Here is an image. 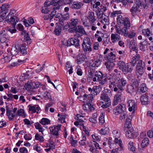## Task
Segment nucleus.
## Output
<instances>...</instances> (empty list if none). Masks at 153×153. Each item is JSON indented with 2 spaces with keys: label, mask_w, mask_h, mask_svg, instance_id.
Segmentation results:
<instances>
[{
  "label": "nucleus",
  "mask_w": 153,
  "mask_h": 153,
  "mask_svg": "<svg viewBox=\"0 0 153 153\" xmlns=\"http://www.w3.org/2000/svg\"><path fill=\"white\" fill-rule=\"evenodd\" d=\"M127 80L125 78H122L119 80L110 81L109 83V87L114 91H117L114 98L112 102V105L114 106L118 104L121 101V98L123 96L122 93L124 90L125 85L127 84Z\"/></svg>",
  "instance_id": "1"
},
{
  "label": "nucleus",
  "mask_w": 153,
  "mask_h": 153,
  "mask_svg": "<svg viewBox=\"0 0 153 153\" xmlns=\"http://www.w3.org/2000/svg\"><path fill=\"white\" fill-rule=\"evenodd\" d=\"M19 51V46L18 45H16L15 47L12 48L11 51V53L12 55L15 56L18 53Z\"/></svg>",
  "instance_id": "32"
},
{
  "label": "nucleus",
  "mask_w": 153,
  "mask_h": 153,
  "mask_svg": "<svg viewBox=\"0 0 153 153\" xmlns=\"http://www.w3.org/2000/svg\"><path fill=\"white\" fill-rule=\"evenodd\" d=\"M90 93L88 94H85L83 96V100L87 103H91L93 100L94 95Z\"/></svg>",
  "instance_id": "19"
},
{
  "label": "nucleus",
  "mask_w": 153,
  "mask_h": 153,
  "mask_svg": "<svg viewBox=\"0 0 153 153\" xmlns=\"http://www.w3.org/2000/svg\"><path fill=\"white\" fill-rule=\"evenodd\" d=\"M86 58L84 54L79 53L76 57V62L78 64H80L85 61Z\"/></svg>",
  "instance_id": "20"
},
{
  "label": "nucleus",
  "mask_w": 153,
  "mask_h": 153,
  "mask_svg": "<svg viewBox=\"0 0 153 153\" xmlns=\"http://www.w3.org/2000/svg\"><path fill=\"white\" fill-rule=\"evenodd\" d=\"M82 46V49L85 53H89L92 51L91 40L88 37H85L83 39Z\"/></svg>",
  "instance_id": "7"
},
{
  "label": "nucleus",
  "mask_w": 153,
  "mask_h": 153,
  "mask_svg": "<svg viewBox=\"0 0 153 153\" xmlns=\"http://www.w3.org/2000/svg\"><path fill=\"white\" fill-rule=\"evenodd\" d=\"M118 33H112L111 35V39L113 43L121 40V37Z\"/></svg>",
  "instance_id": "23"
},
{
  "label": "nucleus",
  "mask_w": 153,
  "mask_h": 153,
  "mask_svg": "<svg viewBox=\"0 0 153 153\" xmlns=\"http://www.w3.org/2000/svg\"><path fill=\"white\" fill-rule=\"evenodd\" d=\"M131 10H138L149 9L150 7L152 6V10H153V4L149 3H146L140 0H136Z\"/></svg>",
  "instance_id": "4"
},
{
  "label": "nucleus",
  "mask_w": 153,
  "mask_h": 153,
  "mask_svg": "<svg viewBox=\"0 0 153 153\" xmlns=\"http://www.w3.org/2000/svg\"><path fill=\"white\" fill-rule=\"evenodd\" d=\"M7 32L4 30L0 31V41L1 43L5 42L9 39L10 36Z\"/></svg>",
  "instance_id": "15"
},
{
  "label": "nucleus",
  "mask_w": 153,
  "mask_h": 153,
  "mask_svg": "<svg viewBox=\"0 0 153 153\" xmlns=\"http://www.w3.org/2000/svg\"><path fill=\"white\" fill-rule=\"evenodd\" d=\"M120 117H119L120 120L122 121H124L125 119H127V118H128V116L127 114V112L126 110L120 114Z\"/></svg>",
  "instance_id": "41"
},
{
  "label": "nucleus",
  "mask_w": 153,
  "mask_h": 153,
  "mask_svg": "<svg viewBox=\"0 0 153 153\" xmlns=\"http://www.w3.org/2000/svg\"><path fill=\"white\" fill-rule=\"evenodd\" d=\"M61 125L58 124L56 126H53L50 128V133L52 135L57 137L58 136L59 131L60 130Z\"/></svg>",
  "instance_id": "12"
},
{
  "label": "nucleus",
  "mask_w": 153,
  "mask_h": 153,
  "mask_svg": "<svg viewBox=\"0 0 153 153\" xmlns=\"http://www.w3.org/2000/svg\"><path fill=\"white\" fill-rule=\"evenodd\" d=\"M7 10H2L0 12V22H4L6 21L5 16Z\"/></svg>",
  "instance_id": "33"
},
{
  "label": "nucleus",
  "mask_w": 153,
  "mask_h": 153,
  "mask_svg": "<svg viewBox=\"0 0 153 153\" xmlns=\"http://www.w3.org/2000/svg\"><path fill=\"white\" fill-rule=\"evenodd\" d=\"M52 6L53 10H58L59 9H62L64 8V10H69L68 7H65L64 5H62V3L60 1H57V0H52Z\"/></svg>",
  "instance_id": "11"
},
{
  "label": "nucleus",
  "mask_w": 153,
  "mask_h": 153,
  "mask_svg": "<svg viewBox=\"0 0 153 153\" xmlns=\"http://www.w3.org/2000/svg\"><path fill=\"white\" fill-rule=\"evenodd\" d=\"M140 101L143 105H146L149 103L148 96L146 94L142 95L140 97Z\"/></svg>",
  "instance_id": "29"
},
{
  "label": "nucleus",
  "mask_w": 153,
  "mask_h": 153,
  "mask_svg": "<svg viewBox=\"0 0 153 153\" xmlns=\"http://www.w3.org/2000/svg\"><path fill=\"white\" fill-rule=\"evenodd\" d=\"M9 32L11 34L15 33L16 31V27H8L7 28L6 31Z\"/></svg>",
  "instance_id": "52"
},
{
  "label": "nucleus",
  "mask_w": 153,
  "mask_h": 153,
  "mask_svg": "<svg viewBox=\"0 0 153 153\" xmlns=\"http://www.w3.org/2000/svg\"><path fill=\"white\" fill-rule=\"evenodd\" d=\"M44 7H42V10H47V7L50 5H52V0L50 1L48 0H46L44 4Z\"/></svg>",
  "instance_id": "44"
},
{
  "label": "nucleus",
  "mask_w": 153,
  "mask_h": 153,
  "mask_svg": "<svg viewBox=\"0 0 153 153\" xmlns=\"http://www.w3.org/2000/svg\"><path fill=\"white\" fill-rule=\"evenodd\" d=\"M87 18L92 23H94L96 21V16L94 15V13L93 12L89 13V15Z\"/></svg>",
  "instance_id": "30"
},
{
  "label": "nucleus",
  "mask_w": 153,
  "mask_h": 153,
  "mask_svg": "<svg viewBox=\"0 0 153 153\" xmlns=\"http://www.w3.org/2000/svg\"><path fill=\"white\" fill-rule=\"evenodd\" d=\"M8 16L6 17V21L9 24H12V27H15L19 19L14 15V12H16V10H11Z\"/></svg>",
  "instance_id": "5"
},
{
  "label": "nucleus",
  "mask_w": 153,
  "mask_h": 153,
  "mask_svg": "<svg viewBox=\"0 0 153 153\" xmlns=\"http://www.w3.org/2000/svg\"><path fill=\"white\" fill-rule=\"evenodd\" d=\"M93 139L97 141H100L101 140L100 137L97 134H94L92 135Z\"/></svg>",
  "instance_id": "58"
},
{
  "label": "nucleus",
  "mask_w": 153,
  "mask_h": 153,
  "mask_svg": "<svg viewBox=\"0 0 153 153\" xmlns=\"http://www.w3.org/2000/svg\"><path fill=\"white\" fill-rule=\"evenodd\" d=\"M56 15V10H53L52 11L51 13L50 14V20L52 19L54 16H55Z\"/></svg>",
  "instance_id": "63"
},
{
  "label": "nucleus",
  "mask_w": 153,
  "mask_h": 153,
  "mask_svg": "<svg viewBox=\"0 0 153 153\" xmlns=\"http://www.w3.org/2000/svg\"><path fill=\"white\" fill-rule=\"evenodd\" d=\"M66 13L62 15V19L60 20L61 25H64V21L68 20L69 18V15L68 13H67V10H65Z\"/></svg>",
  "instance_id": "31"
},
{
  "label": "nucleus",
  "mask_w": 153,
  "mask_h": 153,
  "mask_svg": "<svg viewBox=\"0 0 153 153\" xmlns=\"http://www.w3.org/2000/svg\"><path fill=\"white\" fill-rule=\"evenodd\" d=\"M40 123L42 125H46L50 124V121L47 118H43L40 121Z\"/></svg>",
  "instance_id": "43"
},
{
  "label": "nucleus",
  "mask_w": 153,
  "mask_h": 153,
  "mask_svg": "<svg viewBox=\"0 0 153 153\" xmlns=\"http://www.w3.org/2000/svg\"><path fill=\"white\" fill-rule=\"evenodd\" d=\"M76 74L80 76H81L82 75V71L79 66H77L76 67Z\"/></svg>",
  "instance_id": "55"
},
{
  "label": "nucleus",
  "mask_w": 153,
  "mask_h": 153,
  "mask_svg": "<svg viewBox=\"0 0 153 153\" xmlns=\"http://www.w3.org/2000/svg\"><path fill=\"white\" fill-rule=\"evenodd\" d=\"M83 4L82 2L78 1H74L73 4H70V6L72 9H80Z\"/></svg>",
  "instance_id": "24"
},
{
  "label": "nucleus",
  "mask_w": 153,
  "mask_h": 153,
  "mask_svg": "<svg viewBox=\"0 0 153 153\" xmlns=\"http://www.w3.org/2000/svg\"><path fill=\"white\" fill-rule=\"evenodd\" d=\"M28 110L30 111H32L33 113H34L36 112L35 110V105L33 106H31L30 105H28Z\"/></svg>",
  "instance_id": "62"
},
{
  "label": "nucleus",
  "mask_w": 153,
  "mask_h": 153,
  "mask_svg": "<svg viewBox=\"0 0 153 153\" xmlns=\"http://www.w3.org/2000/svg\"><path fill=\"white\" fill-rule=\"evenodd\" d=\"M73 31L76 33V34L74 35V36L76 37H79L86 34L83 27L81 25H79L73 29Z\"/></svg>",
  "instance_id": "10"
},
{
  "label": "nucleus",
  "mask_w": 153,
  "mask_h": 153,
  "mask_svg": "<svg viewBox=\"0 0 153 153\" xmlns=\"http://www.w3.org/2000/svg\"><path fill=\"white\" fill-rule=\"evenodd\" d=\"M134 88L133 87L132 85L130 84L128 85L126 88V91L129 94H131L134 91Z\"/></svg>",
  "instance_id": "42"
},
{
  "label": "nucleus",
  "mask_w": 153,
  "mask_h": 153,
  "mask_svg": "<svg viewBox=\"0 0 153 153\" xmlns=\"http://www.w3.org/2000/svg\"><path fill=\"white\" fill-rule=\"evenodd\" d=\"M64 25H57L55 27L54 31V33L56 36L59 35L61 32L62 29Z\"/></svg>",
  "instance_id": "26"
},
{
  "label": "nucleus",
  "mask_w": 153,
  "mask_h": 153,
  "mask_svg": "<svg viewBox=\"0 0 153 153\" xmlns=\"http://www.w3.org/2000/svg\"><path fill=\"white\" fill-rule=\"evenodd\" d=\"M139 82L137 79H132L130 84L132 85L133 87L134 88H138L139 86Z\"/></svg>",
  "instance_id": "47"
},
{
  "label": "nucleus",
  "mask_w": 153,
  "mask_h": 153,
  "mask_svg": "<svg viewBox=\"0 0 153 153\" xmlns=\"http://www.w3.org/2000/svg\"><path fill=\"white\" fill-rule=\"evenodd\" d=\"M128 148L131 151L134 152L135 151L134 144L132 141H130L128 144Z\"/></svg>",
  "instance_id": "48"
},
{
  "label": "nucleus",
  "mask_w": 153,
  "mask_h": 153,
  "mask_svg": "<svg viewBox=\"0 0 153 153\" xmlns=\"http://www.w3.org/2000/svg\"><path fill=\"white\" fill-rule=\"evenodd\" d=\"M118 67L125 74L128 73H131L134 67L131 63V59L130 63L126 64L123 61H119L117 63Z\"/></svg>",
  "instance_id": "3"
},
{
  "label": "nucleus",
  "mask_w": 153,
  "mask_h": 153,
  "mask_svg": "<svg viewBox=\"0 0 153 153\" xmlns=\"http://www.w3.org/2000/svg\"><path fill=\"white\" fill-rule=\"evenodd\" d=\"M126 110V108L125 105L119 104L113 109V112L114 114L119 115Z\"/></svg>",
  "instance_id": "13"
},
{
  "label": "nucleus",
  "mask_w": 153,
  "mask_h": 153,
  "mask_svg": "<svg viewBox=\"0 0 153 153\" xmlns=\"http://www.w3.org/2000/svg\"><path fill=\"white\" fill-rule=\"evenodd\" d=\"M140 94L145 92L147 91V88L145 83H142L140 86Z\"/></svg>",
  "instance_id": "39"
},
{
  "label": "nucleus",
  "mask_w": 153,
  "mask_h": 153,
  "mask_svg": "<svg viewBox=\"0 0 153 153\" xmlns=\"http://www.w3.org/2000/svg\"><path fill=\"white\" fill-rule=\"evenodd\" d=\"M127 103L128 110L130 111H134L136 109V104L135 102V101L132 100H129L128 101Z\"/></svg>",
  "instance_id": "18"
},
{
  "label": "nucleus",
  "mask_w": 153,
  "mask_h": 153,
  "mask_svg": "<svg viewBox=\"0 0 153 153\" xmlns=\"http://www.w3.org/2000/svg\"><path fill=\"white\" fill-rule=\"evenodd\" d=\"M71 43H72V45L74 46L76 48H77L80 47V45L79 44V40L77 39H75L74 38H71Z\"/></svg>",
  "instance_id": "35"
},
{
  "label": "nucleus",
  "mask_w": 153,
  "mask_h": 153,
  "mask_svg": "<svg viewBox=\"0 0 153 153\" xmlns=\"http://www.w3.org/2000/svg\"><path fill=\"white\" fill-rule=\"evenodd\" d=\"M113 136L115 137H120V131L118 130H114L112 132Z\"/></svg>",
  "instance_id": "53"
},
{
  "label": "nucleus",
  "mask_w": 153,
  "mask_h": 153,
  "mask_svg": "<svg viewBox=\"0 0 153 153\" xmlns=\"http://www.w3.org/2000/svg\"><path fill=\"white\" fill-rule=\"evenodd\" d=\"M1 10H7V9L10 8V6L9 4H3L1 7H0Z\"/></svg>",
  "instance_id": "61"
},
{
  "label": "nucleus",
  "mask_w": 153,
  "mask_h": 153,
  "mask_svg": "<svg viewBox=\"0 0 153 153\" xmlns=\"http://www.w3.org/2000/svg\"><path fill=\"white\" fill-rule=\"evenodd\" d=\"M100 22L103 25H109V19L108 16L104 15V17L100 19Z\"/></svg>",
  "instance_id": "38"
},
{
  "label": "nucleus",
  "mask_w": 153,
  "mask_h": 153,
  "mask_svg": "<svg viewBox=\"0 0 153 153\" xmlns=\"http://www.w3.org/2000/svg\"><path fill=\"white\" fill-rule=\"evenodd\" d=\"M105 65L106 68L108 70H111L114 66V64L113 62L107 61L105 62Z\"/></svg>",
  "instance_id": "40"
},
{
  "label": "nucleus",
  "mask_w": 153,
  "mask_h": 153,
  "mask_svg": "<svg viewBox=\"0 0 153 153\" xmlns=\"http://www.w3.org/2000/svg\"><path fill=\"white\" fill-rule=\"evenodd\" d=\"M67 115L66 114H63L60 117V118H59V120L61 121V122L62 123H65L66 122L65 119L67 118Z\"/></svg>",
  "instance_id": "56"
},
{
  "label": "nucleus",
  "mask_w": 153,
  "mask_h": 153,
  "mask_svg": "<svg viewBox=\"0 0 153 153\" xmlns=\"http://www.w3.org/2000/svg\"><path fill=\"white\" fill-rule=\"evenodd\" d=\"M78 20L77 19H72L69 25V27L71 28H74L76 26L77 24Z\"/></svg>",
  "instance_id": "36"
},
{
  "label": "nucleus",
  "mask_w": 153,
  "mask_h": 153,
  "mask_svg": "<svg viewBox=\"0 0 153 153\" xmlns=\"http://www.w3.org/2000/svg\"><path fill=\"white\" fill-rule=\"evenodd\" d=\"M127 119H126L125 123L124 125V127L127 129H130L131 128V121L132 117L131 116H129L128 118H127Z\"/></svg>",
  "instance_id": "27"
},
{
  "label": "nucleus",
  "mask_w": 153,
  "mask_h": 153,
  "mask_svg": "<svg viewBox=\"0 0 153 153\" xmlns=\"http://www.w3.org/2000/svg\"><path fill=\"white\" fill-rule=\"evenodd\" d=\"M71 38L69 39H68V41L67 42V43H65V44H64V43H63V45L65 46V48H66V47H68L70 46L71 45H72V43H71Z\"/></svg>",
  "instance_id": "60"
},
{
  "label": "nucleus",
  "mask_w": 153,
  "mask_h": 153,
  "mask_svg": "<svg viewBox=\"0 0 153 153\" xmlns=\"http://www.w3.org/2000/svg\"><path fill=\"white\" fill-rule=\"evenodd\" d=\"M19 51H20V53L23 55H26L27 53V52L26 51L25 45L24 44L21 45L19 46Z\"/></svg>",
  "instance_id": "37"
},
{
  "label": "nucleus",
  "mask_w": 153,
  "mask_h": 153,
  "mask_svg": "<svg viewBox=\"0 0 153 153\" xmlns=\"http://www.w3.org/2000/svg\"><path fill=\"white\" fill-rule=\"evenodd\" d=\"M109 96L105 93H102L100 96V98L103 101H102V107L103 108H106L111 105V102Z\"/></svg>",
  "instance_id": "9"
},
{
  "label": "nucleus",
  "mask_w": 153,
  "mask_h": 153,
  "mask_svg": "<svg viewBox=\"0 0 153 153\" xmlns=\"http://www.w3.org/2000/svg\"><path fill=\"white\" fill-rule=\"evenodd\" d=\"M109 128L107 127H104L100 131V133L103 135H105L109 132Z\"/></svg>",
  "instance_id": "50"
},
{
  "label": "nucleus",
  "mask_w": 153,
  "mask_h": 153,
  "mask_svg": "<svg viewBox=\"0 0 153 153\" xmlns=\"http://www.w3.org/2000/svg\"><path fill=\"white\" fill-rule=\"evenodd\" d=\"M77 117L78 118L77 120L79 122H84L85 120V119L84 116H82L79 114L77 115Z\"/></svg>",
  "instance_id": "57"
},
{
  "label": "nucleus",
  "mask_w": 153,
  "mask_h": 153,
  "mask_svg": "<svg viewBox=\"0 0 153 153\" xmlns=\"http://www.w3.org/2000/svg\"><path fill=\"white\" fill-rule=\"evenodd\" d=\"M121 13V12L120 10H116L115 11H113L111 14L110 16L111 17H114L116 16L117 15L120 14Z\"/></svg>",
  "instance_id": "54"
},
{
  "label": "nucleus",
  "mask_w": 153,
  "mask_h": 153,
  "mask_svg": "<svg viewBox=\"0 0 153 153\" xmlns=\"http://www.w3.org/2000/svg\"><path fill=\"white\" fill-rule=\"evenodd\" d=\"M140 56L139 54H137L131 59V63L134 67L136 65V67H144L145 62L143 63L142 60L140 59Z\"/></svg>",
  "instance_id": "8"
},
{
  "label": "nucleus",
  "mask_w": 153,
  "mask_h": 153,
  "mask_svg": "<svg viewBox=\"0 0 153 153\" xmlns=\"http://www.w3.org/2000/svg\"><path fill=\"white\" fill-rule=\"evenodd\" d=\"M95 77L92 78L93 82H100V85H104L107 81V78L105 76H103L102 73L100 71H97L94 72Z\"/></svg>",
  "instance_id": "6"
},
{
  "label": "nucleus",
  "mask_w": 153,
  "mask_h": 153,
  "mask_svg": "<svg viewBox=\"0 0 153 153\" xmlns=\"http://www.w3.org/2000/svg\"><path fill=\"white\" fill-rule=\"evenodd\" d=\"M119 137H115L114 139V142L115 144H118L119 146H120L119 149H123L122 146V142L120 139H118V138Z\"/></svg>",
  "instance_id": "46"
},
{
  "label": "nucleus",
  "mask_w": 153,
  "mask_h": 153,
  "mask_svg": "<svg viewBox=\"0 0 153 153\" xmlns=\"http://www.w3.org/2000/svg\"><path fill=\"white\" fill-rule=\"evenodd\" d=\"M101 86L99 84L98 86L93 87L92 88H88V91L90 92H91V93L94 96L97 95L101 91L102 89L100 86Z\"/></svg>",
  "instance_id": "16"
},
{
  "label": "nucleus",
  "mask_w": 153,
  "mask_h": 153,
  "mask_svg": "<svg viewBox=\"0 0 153 153\" xmlns=\"http://www.w3.org/2000/svg\"><path fill=\"white\" fill-rule=\"evenodd\" d=\"M100 5V2L99 1H97L95 0H94L91 3V7L93 8H95L98 10H107L106 7H105V9L103 8H99V6Z\"/></svg>",
  "instance_id": "28"
},
{
  "label": "nucleus",
  "mask_w": 153,
  "mask_h": 153,
  "mask_svg": "<svg viewBox=\"0 0 153 153\" xmlns=\"http://www.w3.org/2000/svg\"><path fill=\"white\" fill-rule=\"evenodd\" d=\"M32 85L35 88H37L42 85V84L39 82H37L32 83Z\"/></svg>",
  "instance_id": "59"
},
{
  "label": "nucleus",
  "mask_w": 153,
  "mask_h": 153,
  "mask_svg": "<svg viewBox=\"0 0 153 153\" xmlns=\"http://www.w3.org/2000/svg\"><path fill=\"white\" fill-rule=\"evenodd\" d=\"M105 59L108 61L114 62L116 59V56L113 53H110V55L107 56V55H105L104 56Z\"/></svg>",
  "instance_id": "25"
},
{
  "label": "nucleus",
  "mask_w": 153,
  "mask_h": 153,
  "mask_svg": "<svg viewBox=\"0 0 153 153\" xmlns=\"http://www.w3.org/2000/svg\"><path fill=\"white\" fill-rule=\"evenodd\" d=\"M142 33L146 37H147L150 41H152V34L148 29L143 30Z\"/></svg>",
  "instance_id": "22"
},
{
  "label": "nucleus",
  "mask_w": 153,
  "mask_h": 153,
  "mask_svg": "<svg viewBox=\"0 0 153 153\" xmlns=\"http://www.w3.org/2000/svg\"><path fill=\"white\" fill-rule=\"evenodd\" d=\"M145 67H136V72L137 74L141 76L144 73Z\"/></svg>",
  "instance_id": "34"
},
{
  "label": "nucleus",
  "mask_w": 153,
  "mask_h": 153,
  "mask_svg": "<svg viewBox=\"0 0 153 153\" xmlns=\"http://www.w3.org/2000/svg\"><path fill=\"white\" fill-rule=\"evenodd\" d=\"M104 113H102V114L100 115L99 117V123L100 125H102L105 122L104 117Z\"/></svg>",
  "instance_id": "49"
},
{
  "label": "nucleus",
  "mask_w": 153,
  "mask_h": 153,
  "mask_svg": "<svg viewBox=\"0 0 153 153\" xmlns=\"http://www.w3.org/2000/svg\"><path fill=\"white\" fill-rule=\"evenodd\" d=\"M117 20V24L119 25L116 28L117 33L129 38H132L135 36L136 33L134 30L128 33V30L130 29L131 24L130 19L128 17L124 18L122 15H119Z\"/></svg>",
  "instance_id": "2"
},
{
  "label": "nucleus",
  "mask_w": 153,
  "mask_h": 153,
  "mask_svg": "<svg viewBox=\"0 0 153 153\" xmlns=\"http://www.w3.org/2000/svg\"><path fill=\"white\" fill-rule=\"evenodd\" d=\"M138 134H137V135ZM126 135L127 137L130 138H134L137 135V133L132 128L127 130Z\"/></svg>",
  "instance_id": "17"
},
{
  "label": "nucleus",
  "mask_w": 153,
  "mask_h": 153,
  "mask_svg": "<svg viewBox=\"0 0 153 153\" xmlns=\"http://www.w3.org/2000/svg\"><path fill=\"white\" fill-rule=\"evenodd\" d=\"M19 151L21 153H28V151L26 148H21L19 149Z\"/></svg>",
  "instance_id": "64"
},
{
  "label": "nucleus",
  "mask_w": 153,
  "mask_h": 153,
  "mask_svg": "<svg viewBox=\"0 0 153 153\" xmlns=\"http://www.w3.org/2000/svg\"><path fill=\"white\" fill-rule=\"evenodd\" d=\"M96 13L97 16V17L99 19H100L103 18L105 14H103V12L101 10H97L96 11Z\"/></svg>",
  "instance_id": "51"
},
{
  "label": "nucleus",
  "mask_w": 153,
  "mask_h": 153,
  "mask_svg": "<svg viewBox=\"0 0 153 153\" xmlns=\"http://www.w3.org/2000/svg\"><path fill=\"white\" fill-rule=\"evenodd\" d=\"M150 44L147 40L145 39L143 42H141L139 45L140 49L142 51H145L147 49V46Z\"/></svg>",
  "instance_id": "21"
},
{
  "label": "nucleus",
  "mask_w": 153,
  "mask_h": 153,
  "mask_svg": "<svg viewBox=\"0 0 153 153\" xmlns=\"http://www.w3.org/2000/svg\"><path fill=\"white\" fill-rule=\"evenodd\" d=\"M149 143V140L147 138H145L142 140L141 144V147L142 148H144L145 147L147 146Z\"/></svg>",
  "instance_id": "45"
},
{
  "label": "nucleus",
  "mask_w": 153,
  "mask_h": 153,
  "mask_svg": "<svg viewBox=\"0 0 153 153\" xmlns=\"http://www.w3.org/2000/svg\"><path fill=\"white\" fill-rule=\"evenodd\" d=\"M97 56L98 59L90 63V66L92 67H98L101 64L102 61V56L99 54Z\"/></svg>",
  "instance_id": "14"
}]
</instances>
